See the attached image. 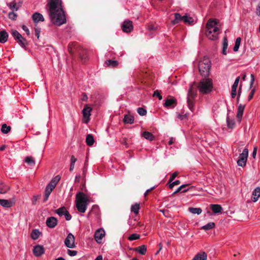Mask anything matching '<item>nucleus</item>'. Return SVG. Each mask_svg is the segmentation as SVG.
Listing matches in <instances>:
<instances>
[{
    "label": "nucleus",
    "instance_id": "obj_8",
    "mask_svg": "<svg viewBox=\"0 0 260 260\" xmlns=\"http://www.w3.org/2000/svg\"><path fill=\"white\" fill-rule=\"evenodd\" d=\"M75 238L72 233H69L64 240V244L66 247L70 248H74L75 245Z\"/></svg>",
    "mask_w": 260,
    "mask_h": 260
},
{
    "label": "nucleus",
    "instance_id": "obj_3",
    "mask_svg": "<svg viewBox=\"0 0 260 260\" xmlns=\"http://www.w3.org/2000/svg\"><path fill=\"white\" fill-rule=\"evenodd\" d=\"M220 24L217 19L210 18L206 24V35L211 40H216L218 38Z\"/></svg>",
    "mask_w": 260,
    "mask_h": 260
},
{
    "label": "nucleus",
    "instance_id": "obj_19",
    "mask_svg": "<svg viewBox=\"0 0 260 260\" xmlns=\"http://www.w3.org/2000/svg\"><path fill=\"white\" fill-rule=\"evenodd\" d=\"M244 108L245 106L242 104H240L238 106L237 113V117L239 122L241 121V118L242 117Z\"/></svg>",
    "mask_w": 260,
    "mask_h": 260
},
{
    "label": "nucleus",
    "instance_id": "obj_34",
    "mask_svg": "<svg viewBox=\"0 0 260 260\" xmlns=\"http://www.w3.org/2000/svg\"><path fill=\"white\" fill-rule=\"evenodd\" d=\"M105 63L108 67H110L111 68H115V67H117L118 65V62L117 61L112 60L111 59L107 60L105 62Z\"/></svg>",
    "mask_w": 260,
    "mask_h": 260
},
{
    "label": "nucleus",
    "instance_id": "obj_1",
    "mask_svg": "<svg viewBox=\"0 0 260 260\" xmlns=\"http://www.w3.org/2000/svg\"><path fill=\"white\" fill-rule=\"evenodd\" d=\"M197 88L202 94H208L210 93L213 88L212 80L210 78L205 77L201 80L197 86L195 82H193L190 86L187 94V105L188 108L191 111L194 110V100L197 96Z\"/></svg>",
    "mask_w": 260,
    "mask_h": 260
},
{
    "label": "nucleus",
    "instance_id": "obj_12",
    "mask_svg": "<svg viewBox=\"0 0 260 260\" xmlns=\"http://www.w3.org/2000/svg\"><path fill=\"white\" fill-rule=\"evenodd\" d=\"M20 6L21 4H17L15 1L10 3L9 4V7L12 11L9 13V16H11L12 15L13 16H17V14L14 11H17Z\"/></svg>",
    "mask_w": 260,
    "mask_h": 260
},
{
    "label": "nucleus",
    "instance_id": "obj_4",
    "mask_svg": "<svg viewBox=\"0 0 260 260\" xmlns=\"http://www.w3.org/2000/svg\"><path fill=\"white\" fill-rule=\"evenodd\" d=\"M211 61L208 57L204 56L199 60L198 63V69L201 76L204 77H208L209 75Z\"/></svg>",
    "mask_w": 260,
    "mask_h": 260
},
{
    "label": "nucleus",
    "instance_id": "obj_16",
    "mask_svg": "<svg viewBox=\"0 0 260 260\" xmlns=\"http://www.w3.org/2000/svg\"><path fill=\"white\" fill-rule=\"evenodd\" d=\"M177 105L176 100L174 98L167 99L164 104V106L166 107L174 108Z\"/></svg>",
    "mask_w": 260,
    "mask_h": 260
},
{
    "label": "nucleus",
    "instance_id": "obj_27",
    "mask_svg": "<svg viewBox=\"0 0 260 260\" xmlns=\"http://www.w3.org/2000/svg\"><path fill=\"white\" fill-rule=\"evenodd\" d=\"M197 19H193V17H183V21L185 24L193 25L196 23Z\"/></svg>",
    "mask_w": 260,
    "mask_h": 260
},
{
    "label": "nucleus",
    "instance_id": "obj_54",
    "mask_svg": "<svg viewBox=\"0 0 260 260\" xmlns=\"http://www.w3.org/2000/svg\"><path fill=\"white\" fill-rule=\"evenodd\" d=\"M67 253L70 256H75L77 255V251L76 250H71L68 249L67 251Z\"/></svg>",
    "mask_w": 260,
    "mask_h": 260
},
{
    "label": "nucleus",
    "instance_id": "obj_31",
    "mask_svg": "<svg viewBox=\"0 0 260 260\" xmlns=\"http://www.w3.org/2000/svg\"><path fill=\"white\" fill-rule=\"evenodd\" d=\"M24 161L28 165L31 167H34L35 166V160L32 156H26L25 158Z\"/></svg>",
    "mask_w": 260,
    "mask_h": 260
},
{
    "label": "nucleus",
    "instance_id": "obj_45",
    "mask_svg": "<svg viewBox=\"0 0 260 260\" xmlns=\"http://www.w3.org/2000/svg\"><path fill=\"white\" fill-rule=\"evenodd\" d=\"M137 112L141 116H144L147 114V111L142 107L138 108Z\"/></svg>",
    "mask_w": 260,
    "mask_h": 260
},
{
    "label": "nucleus",
    "instance_id": "obj_43",
    "mask_svg": "<svg viewBox=\"0 0 260 260\" xmlns=\"http://www.w3.org/2000/svg\"><path fill=\"white\" fill-rule=\"evenodd\" d=\"M241 41V38L238 37L236 39V42H235V44L233 48V50L235 52H237L238 50L240 45Z\"/></svg>",
    "mask_w": 260,
    "mask_h": 260
},
{
    "label": "nucleus",
    "instance_id": "obj_53",
    "mask_svg": "<svg viewBox=\"0 0 260 260\" xmlns=\"http://www.w3.org/2000/svg\"><path fill=\"white\" fill-rule=\"evenodd\" d=\"M255 92V88H254L251 90V92H250V93L248 95V100L249 101H250L253 98V95H254Z\"/></svg>",
    "mask_w": 260,
    "mask_h": 260
},
{
    "label": "nucleus",
    "instance_id": "obj_46",
    "mask_svg": "<svg viewBox=\"0 0 260 260\" xmlns=\"http://www.w3.org/2000/svg\"><path fill=\"white\" fill-rule=\"evenodd\" d=\"M140 237V236L139 235L136 234H133L129 236L128 239L130 241H133L139 239Z\"/></svg>",
    "mask_w": 260,
    "mask_h": 260
},
{
    "label": "nucleus",
    "instance_id": "obj_44",
    "mask_svg": "<svg viewBox=\"0 0 260 260\" xmlns=\"http://www.w3.org/2000/svg\"><path fill=\"white\" fill-rule=\"evenodd\" d=\"M183 21V17H175V19L171 21L172 25H175Z\"/></svg>",
    "mask_w": 260,
    "mask_h": 260
},
{
    "label": "nucleus",
    "instance_id": "obj_55",
    "mask_svg": "<svg viewBox=\"0 0 260 260\" xmlns=\"http://www.w3.org/2000/svg\"><path fill=\"white\" fill-rule=\"evenodd\" d=\"M64 216H65L66 219L67 220H70L72 218L71 215L69 213V212L67 211V210L66 211V212L64 213Z\"/></svg>",
    "mask_w": 260,
    "mask_h": 260
},
{
    "label": "nucleus",
    "instance_id": "obj_9",
    "mask_svg": "<svg viewBox=\"0 0 260 260\" xmlns=\"http://www.w3.org/2000/svg\"><path fill=\"white\" fill-rule=\"evenodd\" d=\"M121 28L124 32L128 33L131 32L134 28L133 22L129 20H125L121 25Z\"/></svg>",
    "mask_w": 260,
    "mask_h": 260
},
{
    "label": "nucleus",
    "instance_id": "obj_37",
    "mask_svg": "<svg viewBox=\"0 0 260 260\" xmlns=\"http://www.w3.org/2000/svg\"><path fill=\"white\" fill-rule=\"evenodd\" d=\"M11 34L15 41L22 38V35L16 30L12 29L11 30Z\"/></svg>",
    "mask_w": 260,
    "mask_h": 260
},
{
    "label": "nucleus",
    "instance_id": "obj_50",
    "mask_svg": "<svg viewBox=\"0 0 260 260\" xmlns=\"http://www.w3.org/2000/svg\"><path fill=\"white\" fill-rule=\"evenodd\" d=\"M239 80H240V77H237L233 85H232V88H233L234 89H235V88L237 89L238 85Z\"/></svg>",
    "mask_w": 260,
    "mask_h": 260
},
{
    "label": "nucleus",
    "instance_id": "obj_58",
    "mask_svg": "<svg viewBox=\"0 0 260 260\" xmlns=\"http://www.w3.org/2000/svg\"><path fill=\"white\" fill-rule=\"evenodd\" d=\"M237 94V89L232 88L231 96L232 98H235Z\"/></svg>",
    "mask_w": 260,
    "mask_h": 260
},
{
    "label": "nucleus",
    "instance_id": "obj_51",
    "mask_svg": "<svg viewBox=\"0 0 260 260\" xmlns=\"http://www.w3.org/2000/svg\"><path fill=\"white\" fill-rule=\"evenodd\" d=\"M180 183V181L178 180L175 181L172 183H169V187L172 189L175 185H179Z\"/></svg>",
    "mask_w": 260,
    "mask_h": 260
},
{
    "label": "nucleus",
    "instance_id": "obj_22",
    "mask_svg": "<svg viewBox=\"0 0 260 260\" xmlns=\"http://www.w3.org/2000/svg\"><path fill=\"white\" fill-rule=\"evenodd\" d=\"M83 50L84 51V52L80 50L78 51L77 53L79 54L81 61L82 62V63H84L87 59V55L86 54V51L83 48Z\"/></svg>",
    "mask_w": 260,
    "mask_h": 260
},
{
    "label": "nucleus",
    "instance_id": "obj_10",
    "mask_svg": "<svg viewBox=\"0 0 260 260\" xmlns=\"http://www.w3.org/2000/svg\"><path fill=\"white\" fill-rule=\"evenodd\" d=\"M91 110L92 108L89 107L87 105H85L84 106V109L82 110L83 118L85 119L84 123H87L89 122Z\"/></svg>",
    "mask_w": 260,
    "mask_h": 260
},
{
    "label": "nucleus",
    "instance_id": "obj_49",
    "mask_svg": "<svg viewBox=\"0 0 260 260\" xmlns=\"http://www.w3.org/2000/svg\"><path fill=\"white\" fill-rule=\"evenodd\" d=\"M33 21L35 23H38L40 21H44V17H32Z\"/></svg>",
    "mask_w": 260,
    "mask_h": 260
},
{
    "label": "nucleus",
    "instance_id": "obj_28",
    "mask_svg": "<svg viewBox=\"0 0 260 260\" xmlns=\"http://www.w3.org/2000/svg\"><path fill=\"white\" fill-rule=\"evenodd\" d=\"M123 121L125 123L132 124L134 121V117L130 114H125Z\"/></svg>",
    "mask_w": 260,
    "mask_h": 260
},
{
    "label": "nucleus",
    "instance_id": "obj_64",
    "mask_svg": "<svg viewBox=\"0 0 260 260\" xmlns=\"http://www.w3.org/2000/svg\"><path fill=\"white\" fill-rule=\"evenodd\" d=\"M256 14L257 15H260V4L259 3L256 9Z\"/></svg>",
    "mask_w": 260,
    "mask_h": 260
},
{
    "label": "nucleus",
    "instance_id": "obj_13",
    "mask_svg": "<svg viewBox=\"0 0 260 260\" xmlns=\"http://www.w3.org/2000/svg\"><path fill=\"white\" fill-rule=\"evenodd\" d=\"M51 22L57 26H60L61 25L66 23V17H50Z\"/></svg>",
    "mask_w": 260,
    "mask_h": 260
},
{
    "label": "nucleus",
    "instance_id": "obj_18",
    "mask_svg": "<svg viewBox=\"0 0 260 260\" xmlns=\"http://www.w3.org/2000/svg\"><path fill=\"white\" fill-rule=\"evenodd\" d=\"M252 200L255 202L258 200L260 197V187H257L253 191L252 193Z\"/></svg>",
    "mask_w": 260,
    "mask_h": 260
},
{
    "label": "nucleus",
    "instance_id": "obj_60",
    "mask_svg": "<svg viewBox=\"0 0 260 260\" xmlns=\"http://www.w3.org/2000/svg\"><path fill=\"white\" fill-rule=\"evenodd\" d=\"M186 116H187L186 114H185L184 115L179 114L178 115V118L181 120H183V119L186 118Z\"/></svg>",
    "mask_w": 260,
    "mask_h": 260
},
{
    "label": "nucleus",
    "instance_id": "obj_20",
    "mask_svg": "<svg viewBox=\"0 0 260 260\" xmlns=\"http://www.w3.org/2000/svg\"><path fill=\"white\" fill-rule=\"evenodd\" d=\"M207 255L205 252L197 254L192 260H207Z\"/></svg>",
    "mask_w": 260,
    "mask_h": 260
},
{
    "label": "nucleus",
    "instance_id": "obj_32",
    "mask_svg": "<svg viewBox=\"0 0 260 260\" xmlns=\"http://www.w3.org/2000/svg\"><path fill=\"white\" fill-rule=\"evenodd\" d=\"M227 126L229 128L233 129L235 127V122L234 119H231L228 115L226 117Z\"/></svg>",
    "mask_w": 260,
    "mask_h": 260
},
{
    "label": "nucleus",
    "instance_id": "obj_36",
    "mask_svg": "<svg viewBox=\"0 0 260 260\" xmlns=\"http://www.w3.org/2000/svg\"><path fill=\"white\" fill-rule=\"evenodd\" d=\"M215 224L214 222H209V223H207V224L203 226L201 228V229L204 230L205 231H208V230L212 229L213 228H214L215 227Z\"/></svg>",
    "mask_w": 260,
    "mask_h": 260
},
{
    "label": "nucleus",
    "instance_id": "obj_57",
    "mask_svg": "<svg viewBox=\"0 0 260 260\" xmlns=\"http://www.w3.org/2000/svg\"><path fill=\"white\" fill-rule=\"evenodd\" d=\"M22 29L26 32V35L27 36H29L30 35V32L28 29V28L24 25H22Z\"/></svg>",
    "mask_w": 260,
    "mask_h": 260
},
{
    "label": "nucleus",
    "instance_id": "obj_29",
    "mask_svg": "<svg viewBox=\"0 0 260 260\" xmlns=\"http://www.w3.org/2000/svg\"><path fill=\"white\" fill-rule=\"evenodd\" d=\"M142 136L145 139L152 141L154 140V136L153 134L149 132H144L142 134Z\"/></svg>",
    "mask_w": 260,
    "mask_h": 260
},
{
    "label": "nucleus",
    "instance_id": "obj_62",
    "mask_svg": "<svg viewBox=\"0 0 260 260\" xmlns=\"http://www.w3.org/2000/svg\"><path fill=\"white\" fill-rule=\"evenodd\" d=\"M40 196H34V198H33V200H32V204L34 205H35L36 203V201H37L38 200V198L39 197H40Z\"/></svg>",
    "mask_w": 260,
    "mask_h": 260
},
{
    "label": "nucleus",
    "instance_id": "obj_59",
    "mask_svg": "<svg viewBox=\"0 0 260 260\" xmlns=\"http://www.w3.org/2000/svg\"><path fill=\"white\" fill-rule=\"evenodd\" d=\"M251 81L250 83V87L251 88L254 84V76L253 74H251Z\"/></svg>",
    "mask_w": 260,
    "mask_h": 260
},
{
    "label": "nucleus",
    "instance_id": "obj_30",
    "mask_svg": "<svg viewBox=\"0 0 260 260\" xmlns=\"http://www.w3.org/2000/svg\"><path fill=\"white\" fill-rule=\"evenodd\" d=\"M17 43L22 47V48L25 49L26 46L28 45V42L27 40L22 36V38H20L17 39L16 41Z\"/></svg>",
    "mask_w": 260,
    "mask_h": 260
},
{
    "label": "nucleus",
    "instance_id": "obj_15",
    "mask_svg": "<svg viewBox=\"0 0 260 260\" xmlns=\"http://www.w3.org/2000/svg\"><path fill=\"white\" fill-rule=\"evenodd\" d=\"M33 252L36 256H40L44 253V248L43 246L36 245L34 247Z\"/></svg>",
    "mask_w": 260,
    "mask_h": 260
},
{
    "label": "nucleus",
    "instance_id": "obj_35",
    "mask_svg": "<svg viewBox=\"0 0 260 260\" xmlns=\"http://www.w3.org/2000/svg\"><path fill=\"white\" fill-rule=\"evenodd\" d=\"M41 233L37 229L33 230L31 234V237L33 240H37L39 238Z\"/></svg>",
    "mask_w": 260,
    "mask_h": 260
},
{
    "label": "nucleus",
    "instance_id": "obj_56",
    "mask_svg": "<svg viewBox=\"0 0 260 260\" xmlns=\"http://www.w3.org/2000/svg\"><path fill=\"white\" fill-rule=\"evenodd\" d=\"M35 35L37 37L38 39L39 38L40 34L41 32V29L39 27H36L35 29Z\"/></svg>",
    "mask_w": 260,
    "mask_h": 260
},
{
    "label": "nucleus",
    "instance_id": "obj_33",
    "mask_svg": "<svg viewBox=\"0 0 260 260\" xmlns=\"http://www.w3.org/2000/svg\"><path fill=\"white\" fill-rule=\"evenodd\" d=\"M86 142L87 145L91 146L93 145L94 142L93 137L91 134H88L86 138Z\"/></svg>",
    "mask_w": 260,
    "mask_h": 260
},
{
    "label": "nucleus",
    "instance_id": "obj_63",
    "mask_svg": "<svg viewBox=\"0 0 260 260\" xmlns=\"http://www.w3.org/2000/svg\"><path fill=\"white\" fill-rule=\"evenodd\" d=\"M154 187H152L150 189H147L144 193L145 197H146L151 190L154 189Z\"/></svg>",
    "mask_w": 260,
    "mask_h": 260
},
{
    "label": "nucleus",
    "instance_id": "obj_11",
    "mask_svg": "<svg viewBox=\"0 0 260 260\" xmlns=\"http://www.w3.org/2000/svg\"><path fill=\"white\" fill-rule=\"evenodd\" d=\"M105 235V232L102 228L99 229L96 231L94 234V239L97 243H101L103 238Z\"/></svg>",
    "mask_w": 260,
    "mask_h": 260
},
{
    "label": "nucleus",
    "instance_id": "obj_41",
    "mask_svg": "<svg viewBox=\"0 0 260 260\" xmlns=\"http://www.w3.org/2000/svg\"><path fill=\"white\" fill-rule=\"evenodd\" d=\"M228 46V39L226 37H224L223 41V48H222V53L224 55L226 54V49Z\"/></svg>",
    "mask_w": 260,
    "mask_h": 260
},
{
    "label": "nucleus",
    "instance_id": "obj_6",
    "mask_svg": "<svg viewBox=\"0 0 260 260\" xmlns=\"http://www.w3.org/2000/svg\"><path fill=\"white\" fill-rule=\"evenodd\" d=\"M248 155V150L245 148L243 150L242 153H240L237 160V164L239 166L244 167L246 164L247 157Z\"/></svg>",
    "mask_w": 260,
    "mask_h": 260
},
{
    "label": "nucleus",
    "instance_id": "obj_7",
    "mask_svg": "<svg viewBox=\"0 0 260 260\" xmlns=\"http://www.w3.org/2000/svg\"><path fill=\"white\" fill-rule=\"evenodd\" d=\"M68 49L69 52L71 54L73 55L74 51L78 52V51H84L83 50V48L81 47L76 42H72L70 43L68 46Z\"/></svg>",
    "mask_w": 260,
    "mask_h": 260
},
{
    "label": "nucleus",
    "instance_id": "obj_42",
    "mask_svg": "<svg viewBox=\"0 0 260 260\" xmlns=\"http://www.w3.org/2000/svg\"><path fill=\"white\" fill-rule=\"evenodd\" d=\"M140 209L139 204L136 203L131 206V211L134 212L136 214H138Z\"/></svg>",
    "mask_w": 260,
    "mask_h": 260
},
{
    "label": "nucleus",
    "instance_id": "obj_26",
    "mask_svg": "<svg viewBox=\"0 0 260 260\" xmlns=\"http://www.w3.org/2000/svg\"><path fill=\"white\" fill-rule=\"evenodd\" d=\"M134 249L135 251L139 252L140 254L144 255L146 252L147 248L146 245H142L141 246L135 248Z\"/></svg>",
    "mask_w": 260,
    "mask_h": 260
},
{
    "label": "nucleus",
    "instance_id": "obj_24",
    "mask_svg": "<svg viewBox=\"0 0 260 260\" xmlns=\"http://www.w3.org/2000/svg\"><path fill=\"white\" fill-rule=\"evenodd\" d=\"M211 209L214 213H219L221 212L222 207L218 204H211Z\"/></svg>",
    "mask_w": 260,
    "mask_h": 260
},
{
    "label": "nucleus",
    "instance_id": "obj_25",
    "mask_svg": "<svg viewBox=\"0 0 260 260\" xmlns=\"http://www.w3.org/2000/svg\"><path fill=\"white\" fill-rule=\"evenodd\" d=\"M61 177L59 175H57L55 177H54L51 181L50 182V183L48 184V185L51 186V187H52L54 188L57 184V183L59 182L60 180Z\"/></svg>",
    "mask_w": 260,
    "mask_h": 260
},
{
    "label": "nucleus",
    "instance_id": "obj_21",
    "mask_svg": "<svg viewBox=\"0 0 260 260\" xmlns=\"http://www.w3.org/2000/svg\"><path fill=\"white\" fill-rule=\"evenodd\" d=\"M8 34L5 30H2L0 31V43H4L6 42L8 38Z\"/></svg>",
    "mask_w": 260,
    "mask_h": 260
},
{
    "label": "nucleus",
    "instance_id": "obj_52",
    "mask_svg": "<svg viewBox=\"0 0 260 260\" xmlns=\"http://www.w3.org/2000/svg\"><path fill=\"white\" fill-rule=\"evenodd\" d=\"M178 174V173L177 172H174L172 175L171 177H170L168 183H170L171 182H172L175 179V178L177 176Z\"/></svg>",
    "mask_w": 260,
    "mask_h": 260
},
{
    "label": "nucleus",
    "instance_id": "obj_61",
    "mask_svg": "<svg viewBox=\"0 0 260 260\" xmlns=\"http://www.w3.org/2000/svg\"><path fill=\"white\" fill-rule=\"evenodd\" d=\"M77 158H76L74 155H72L71 158V163L75 164Z\"/></svg>",
    "mask_w": 260,
    "mask_h": 260
},
{
    "label": "nucleus",
    "instance_id": "obj_39",
    "mask_svg": "<svg viewBox=\"0 0 260 260\" xmlns=\"http://www.w3.org/2000/svg\"><path fill=\"white\" fill-rule=\"evenodd\" d=\"M188 210L192 214H200L202 213V209L200 208L189 207Z\"/></svg>",
    "mask_w": 260,
    "mask_h": 260
},
{
    "label": "nucleus",
    "instance_id": "obj_48",
    "mask_svg": "<svg viewBox=\"0 0 260 260\" xmlns=\"http://www.w3.org/2000/svg\"><path fill=\"white\" fill-rule=\"evenodd\" d=\"M153 96L158 97L159 100H161L162 99V96L160 95V91H159L158 90H156L155 91H154Z\"/></svg>",
    "mask_w": 260,
    "mask_h": 260
},
{
    "label": "nucleus",
    "instance_id": "obj_40",
    "mask_svg": "<svg viewBox=\"0 0 260 260\" xmlns=\"http://www.w3.org/2000/svg\"><path fill=\"white\" fill-rule=\"evenodd\" d=\"M67 210L65 207L62 206L58 208V209L56 210L55 211V212L59 216H62V215H64V213L66 212V211Z\"/></svg>",
    "mask_w": 260,
    "mask_h": 260
},
{
    "label": "nucleus",
    "instance_id": "obj_5",
    "mask_svg": "<svg viewBox=\"0 0 260 260\" xmlns=\"http://www.w3.org/2000/svg\"><path fill=\"white\" fill-rule=\"evenodd\" d=\"M87 199L83 192H79L76 195V207L78 211L84 213L87 208Z\"/></svg>",
    "mask_w": 260,
    "mask_h": 260
},
{
    "label": "nucleus",
    "instance_id": "obj_17",
    "mask_svg": "<svg viewBox=\"0 0 260 260\" xmlns=\"http://www.w3.org/2000/svg\"><path fill=\"white\" fill-rule=\"evenodd\" d=\"M15 202L0 199V205L3 207L10 208L14 205Z\"/></svg>",
    "mask_w": 260,
    "mask_h": 260
},
{
    "label": "nucleus",
    "instance_id": "obj_23",
    "mask_svg": "<svg viewBox=\"0 0 260 260\" xmlns=\"http://www.w3.org/2000/svg\"><path fill=\"white\" fill-rule=\"evenodd\" d=\"M53 189H54L53 188L51 187V186L47 185V186H46V187L45 188V196H44V201H43L44 202H45L48 200L50 194H51V192L52 191V190H53Z\"/></svg>",
    "mask_w": 260,
    "mask_h": 260
},
{
    "label": "nucleus",
    "instance_id": "obj_2",
    "mask_svg": "<svg viewBox=\"0 0 260 260\" xmlns=\"http://www.w3.org/2000/svg\"><path fill=\"white\" fill-rule=\"evenodd\" d=\"M46 8L49 16H66L61 0H49Z\"/></svg>",
    "mask_w": 260,
    "mask_h": 260
},
{
    "label": "nucleus",
    "instance_id": "obj_38",
    "mask_svg": "<svg viewBox=\"0 0 260 260\" xmlns=\"http://www.w3.org/2000/svg\"><path fill=\"white\" fill-rule=\"evenodd\" d=\"M11 126H8L6 124H3L2 125L1 131L4 134H8L11 130Z\"/></svg>",
    "mask_w": 260,
    "mask_h": 260
},
{
    "label": "nucleus",
    "instance_id": "obj_47",
    "mask_svg": "<svg viewBox=\"0 0 260 260\" xmlns=\"http://www.w3.org/2000/svg\"><path fill=\"white\" fill-rule=\"evenodd\" d=\"M188 185V184H184V185H181L180 186H179L177 189L174 191L173 193V194H176L180 191H181L182 189H183V188H185L186 186H187Z\"/></svg>",
    "mask_w": 260,
    "mask_h": 260
},
{
    "label": "nucleus",
    "instance_id": "obj_14",
    "mask_svg": "<svg viewBox=\"0 0 260 260\" xmlns=\"http://www.w3.org/2000/svg\"><path fill=\"white\" fill-rule=\"evenodd\" d=\"M58 220L54 217H50L47 219L46 225L50 228H54L57 224Z\"/></svg>",
    "mask_w": 260,
    "mask_h": 260
}]
</instances>
